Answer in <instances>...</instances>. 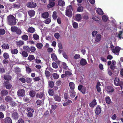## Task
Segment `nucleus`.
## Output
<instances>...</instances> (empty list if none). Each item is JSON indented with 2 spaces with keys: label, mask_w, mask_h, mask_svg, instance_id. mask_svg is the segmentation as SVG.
<instances>
[{
  "label": "nucleus",
  "mask_w": 123,
  "mask_h": 123,
  "mask_svg": "<svg viewBox=\"0 0 123 123\" xmlns=\"http://www.w3.org/2000/svg\"><path fill=\"white\" fill-rule=\"evenodd\" d=\"M7 21L8 24L11 26L15 25L16 23V20L14 16L11 14L7 16Z\"/></svg>",
  "instance_id": "nucleus-1"
},
{
  "label": "nucleus",
  "mask_w": 123,
  "mask_h": 123,
  "mask_svg": "<svg viewBox=\"0 0 123 123\" xmlns=\"http://www.w3.org/2000/svg\"><path fill=\"white\" fill-rule=\"evenodd\" d=\"M114 83L116 86H119L121 87V90H122L123 82L122 81L120 82V80L118 78L116 77L115 78L114 80Z\"/></svg>",
  "instance_id": "nucleus-2"
},
{
  "label": "nucleus",
  "mask_w": 123,
  "mask_h": 123,
  "mask_svg": "<svg viewBox=\"0 0 123 123\" xmlns=\"http://www.w3.org/2000/svg\"><path fill=\"white\" fill-rule=\"evenodd\" d=\"M78 89L79 91L80 92L83 94H85L86 89V87L83 86L82 85H80L78 86Z\"/></svg>",
  "instance_id": "nucleus-3"
},
{
  "label": "nucleus",
  "mask_w": 123,
  "mask_h": 123,
  "mask_svg": "<svg viewBox=\"0 0 123 123\" xmlns=\"http://www.w3.org/2000/svg\"><path fill=\"white\" fill-rule=\"evenodd\" d=\"M27 111L28 112L27 116L29 117H32L33 116V113L34 112V111L33 109L28 107L27 109Z\"/></svg>",
  "instance_id": "nucleus-4"
},
{
  "label": "nucleus",
  "mask_w": 123,
  "mask_h": 123,
  "mask_svg": "<svg viewBox=\"0 0 123 123\" xmlns=\"http://www.w3.org/2000/svg\"><path fill=\"white\" fill-rule=\"evenodd\" d=\"M72 8L71 5H69L68 8L66 10V15L67 16L71 17L72 16V12L71 10Z\"/></svg>",
  "instance_id": "nucleus-5"
},
{
  "label": "nucleus",
  "mask_w": 123,
  "mask_h": 123,
  "mask_svg": "<svg viewBox=\"0 0 123 123\" xmlns=\"http://www.w3.org/2000/svg\"><path fill=\"white\" fill-rule=\"evenodd\" d=\"M11 117L13 119L17 120L18 119L19 116L18 113L15 111H14L12 114Z\"/></svg>",
  "instance_id": "nucleus-6"
},
{
  "label": "nucleus",
  "mask_w": 123,
  "mask_h": 123,
  "mask_svg": "<svg viewBox=\"0 0 123 123\" xmlns=\"http://www.w3.org/2000/svg\"><path fill=\"white\" fill-rule=\"evenodd\" d=\"M25 91L23 89L19 90L17 92V94L19 96L23 97L25 94Z\"/></svg>",
  "instance_id": "nucleus-7"
},
{
  "label": "nucleus",
  "mask_w": 123,
  "mask_h": 123,
  "mask_svg": "<svg viewBox=\"0 0 123 123\" xmlns=\"http://www.w3.org/2000/svg\"><path fill=\"white\" fill-rule=\"evenodd\" d=\"M106 91L107 93L112 94V93L114 92V89L112 87L108 86L107 88Z\"/></svg>",
  "instance_id": "nucleus-8"
},
{
  "label": "nucleus",
  "mask_w": 123,
  "mask_h": 123,
  "mask_svg": "<svg viewBox=\"0 0 123 123\" xmlns=\"http://www.w3.org/2000/svg\"><path fill=\"white\" fill-rule=\"evenodd\" d=\"M121 49L120 47L118 46L115 47L114 49H112V51L113 53L117 55L119 54V52Z\"/></svg>",
  "instance_id": "nucleus-9"
},
{
  "label": "nucleus",
  "mask_w": 123,
  "mask_h": 123,
  "mask_svg": "<svg viewBox=\"0 0 123 123\" xmlns=\"http://www.w3.org/2000/svg\"><path fill=\"white\" fill-rule=\"evenodd\" d=\"M36 6V4L35 3L31 1L28 2L27 6L28 7L32 8L35 7Z\"/></svg>",
  "instance_id": "nucleus-10"
},
{
  "label": "nucleus",
  "mask_w": 123,
  "mask_h": 123,
  "mask_svg": "<svg viewBox=\"0 0 123 123\" xmlns=\"http://www.w3.org/2000/svg\"><path fill=\"white\" fill-rule=\"evenodd\" d=\"M4 85L6 88L7 89H10L12 85L8 81H6L4 82Z\"/></svg>",
  "instance_id": "nucleus-11"
},
{
  "label": "nucleus",
  "mask_w": 123,
  "mask_h": 123,
  "mask_svg": "<svg viewBox=\"0 0 123 123\" xmlns=\"http://www.w3.org/2000/svg\"><path fill=\"white\" fill-rule=\"evenodd\" d=\"M101 107L98 106L96 108L95 113L96 115H99L101 112Z\"/></svg>",
  "instance_id": "nucleus-12"
},
{
  "label": "nucleus",
  "mask_w": 123,
  "mask_h": 123,
  "mask_svg": "<svg viewBox=\"0 0 123 123\" xmlns=\"http://www.w3.org/2000/svg\"><path fill=\"white\" fill-rule=\"evenodd\" d=\"M4 121L5 123H12V121L11 118L9 117H6L4 119Z\"/></svg>",
  "instance_id": "nucleus-13"
},
{
  "label": "nucleus",
  "mask_w": 123,
  "mask_h": 123,
  "mask_svg": "<svg viewBox=\"0 0 123 123\" xmlns=\"http://www.w3.org/2000/svg\"><path fill=\"white\" fill-rule=\"evenodd\" d=\"M97 102L95 99H94L89 104V106L91 107H94L96 105Z\"/></svg>",
  "instance_id": "nucleus-14"
},
{
  "label": "nucleus",
  "mask_w": 123,
  "mask_h": 123,
  "mask_svg": "<svg viewBox=\"0 0 123 123\" xmlns=\"http://www.w3.org/2000/svg\"><path fill=\"white\" fill-rule=\"evenodd\" d=\"M69 93L71 97L74 98L76 95V92L74 90H69Z\"/></svg>",
  "instance_id": "nucleus-15"
},
{
  "label": "nucleus",
  "mask_w": 123,
  "mask_h": 123,
  "mask_svg": "<svg viewBox=\"0 0 123 123\" xmlns=\"http://www.w3.org/2000/svg\"><path fill=\"white\" fill-rule=\"evenodd\" d=\"M101 85V84L99 82H98L97 83L96 86V89L97 91L99 92H100L101 91V88L100 87Z\"/></svg>",
  "instance_id": "nucleus-16"
},
{
  "label": "nucleus",
  "mask_w": 123,
  "mask_h": 123,
  "mask_svg": "<svg viewBox=\"0 0 123 123\" xmlns=\"http://www.w3.org/2000/svg\"><path fill=\"white\" fill-rule=\"evenodd\" d=\"M5 99L6 101L8 103L11 102L12 100V98L11 97L9 96L6 97Z\"/></svg>",
  "instance_id": "nucleus-17"
},
{
  "label": "nucleus",
  "mask_w": 123,
  "mask_h": 123,
  "mask_svg": "<svg viewBox=\"0 0 123 123\" xmlns=\"http://www.w3.org/2000/svg\"><path fill=\"white\" fill-rule=\"evenodd\" d=\"M8 91L6 89H3L2 90L1 92V94L3 96H6L8 94Z\"/></svg>",
  "instance_id": "nucleus-18"
},
{
  "label": "nucleus",
  "mask_w": 123,
  "mask_h": 123,
  "mask_svg": "<svg viewBox=\"0 0 123 123\" xmlns=\"http://www.w3.org/2000/svg\"><path fill=\"white\" fill-rule=\"evenodd\" d=\"M69 87L70 90H74L75 87L74 83L73 82H70L69 84Z\"/></svg>",
  "instance_id": "nucleus-19"
},
{
  "label": "nucleus",
  "mask_w": 123,
  "mask_h": 123,
  "mask_svg": "<svg viewBox=\"0 0 123 123\" xmlns=\"http://www.w3.org/2000/svg\"><path fill=\"white\" fill-rule=\"evenodd\" d=\"M1 47L3 49H8L9 48V46L8 44L4 43L2 45Z\"/></svg>",
  "instance_id": "nucleus-20"
},
{
  "label": "nucleus",
  "mask_w": 123,
  "mask_h": 123,
  "mask_svg": "<svg viewBox=\"0 0 123 123\" xmlns=\"http://www.w3.org/2000/svg\"><path fill=\"white\" fill-rule=\"evenodd\" d=\"M23 48L24 51L30 53V49L29 47L27 46H23Z\"/></svg>",
  "instance_id": "nucleus-21"
},
{
  "label": "nucleus",
  "mask_w": 123,
  "mask_h": 123,
  "mask_svg": "<svg viewBox=\"0 0 123 123\" xmlns=\"http://www.w3.org/2000/svg\"><path fill=\"white\" fill-rule=\"evenodd\" d=\"M101 35L100 34H98L96 37L95 40L97 42H99L101 40Z\"/></svg>",
  "instance_id": "nucleus-22"
},
{
  "label": "nucleus",
  "mask_w": 123,
  "mask_h": 123,
  "mask_svg": "<svg viewBox=\"0 0 123 123\" xmlns=\"http://www.w3.org/2000/svg\"><path fill=\"white\" fill-rule=\"evenodd\" d=\"M55 4V2H49V3L47 5V7L48 8H52L54 6Z\"/></svg>",
  "instance_id": "nucleus-23"
},
{
  "label": "nucleus",
  "mask_w": 123,
  "mask_h": 123,
  "mask_svg": "<svg viewBox=\"0 0 123 123\" xmlns=\"http://www.w3.org/2000/svg\"><path fill=\"white\" fill-rule=\"evenodd\" d=\"M4 78L6 80L9 81L11 79L12 77L9 75H5L4 77Z\"/></svg>",
  "instance_id": "nucleus-24"
},
{
  "label": "nucleus",
  "mask_w": 123,
  "mask_h": 123,
  "mask_svg": "<svg viewBox=\"0 0 123 123\" xmlns=\"http://www.w3.org/2000/svg\"><path fill=\"white\" fill-rule=\"evenodd\" d=\"M28 14L29 16L31 17H32L35 14V11L32 10H30L28 12Z\"/></svg>",
  "instance_id": "nucleus-25"
},
{
  "label": "nucleus",
  "mask_w": 123,
  "mask_h": 123,
  "mask_svg": "<svg viewBox=\"0 0 123 123\" xmlns=\"http://www.w3.org/2000/svg\"><path fill=\"white\" fill-rule=\"evenodd\" d=\"M49 16V14L48 12H45L43 13L41 17L43 18H47Z\"/></svg>",
  "instance_id": "nucleus-26"
},
{
  "label": "nucleus",
  "mask_w": 123,
  "mask_h": 123,
  "mask_svg": "<svg viewBox=\"0 0 123 123\" xmlns=\"http://www.w3.org/2000/svg\"><path fill=\"white\" fill-rule=\"evenodd\" d=\"M87 63L86 60L84 59H82L80 61V64L81 65H85Z\"/></svg>",
  "instance_id": "nucleus-27"
},
{
  "label": "nucleus",
  "mask_w": 123,
  "mask_h": 123,
  "mask_svg": "<svg viewBox=\"0 0 123 123\" xmlns=\"http://www.w3.org/2000/svg\"><path fill=\"white\" fill-rule=\"evenodd\" d=\"M27 30L28 32L31 33H33L35 32V30L33 27H29L28 29Z\"/></svg>",
  "instance_id": "nucleus-28"
},
{
  "label": "nucleus",
  "mask_w": 123,
  "mask_h": 123,
  "mask_svg": "<svg viewBox=\"0 0 123 123\" xmlns=\"http://www.w3.org/2000/svg\"><path fill=\"white\" fill-rule=\"evenodd\" d=\"M44 94L43 92H40V93H37L36 96L37 98H39L41 99L43 97Z\"/></svg>",
  "instance_id": "nucleus-29"
},
{
  "label": "nucleus",
  "mask_w": 123,
  "mask_h": 123,
  "mask_svg": "<svg viewBox=\"0 0 123 123\" xmlns=\"http://www.w3.org/2000/svg\"><path fill=\"white\" fill-rule=\"evenodd\" d=\"M24 42L22 40H20L18 41H16V44L17 46H22L24 44Z\"/></svg>",
  "instance_id": "nucleus-30"
},
{
  "label": "nucleus",
  "mask_w": 123,
  "mask_h": 123,
  "mask_svg": "<svg viewBox=\"0 0 123 123\" xmlns=\"http://www.w3.org/2000/svg\"><path fill=\"white\" fill-rule=\"evenodd\" d=\"M36 93V92L34 91L31 90L30 91L29 94L31 97H33L35 96Z\"/></svg>",
  "instance_id": "nucleus-31"
},
{
  "label": "nucleus",
  "mask_w": 123,
  "mask_h": 123,
  "mask_svg": "<svg viewBox=\"0 0 123 123\" xmlns=\"http://www.w3.org/2000/svg\"><path fill=\"white\" fill-rule=\"evenodd\" d=\"M30 49V53H34L36 50L35 47L33 46H31Z\"/></svg>",
  "instance_id": "nucleus-32"
},
{
  "label": "nucleus",
  "mask_w": 123,
  "mask_h": 123,
  "mask_svg": "<svg viewBox=\"0 0 123 123\" xmlns=\"http://www.w3.org/2000/svg\"><path fill=\"white\" fill-rule=\"evenodd\" d=\"M96 12L100 15H102L103 14V11L101 9L98 8L96 10Z\"/></svg>",
  "instance_id": "nucleus-33"
},
{
  "label": "nucleus",
  "mask_w": 123,
  "mask_h": 123,
  "mask_svg": "<svg viewBox=\"0 0 123 123\" xmlns=\"http://www.w3.org/2000/svg\"><path fill=\"white\" fill-rule=\"evenodd\" d=\"M45 74L47 79H49L50 74L49 72L47 70H45Z\"/></svg>",
  "instance_id": "nucleus-34"
},
{
  "label": "nucleus",
  "mask_w": 123,
  "mask_h": 123,
  "mask_svg": "<svg viewBox=\"0 0 123 123\" xmlns=\"http://www.w3.org/2000/svg\"><path fill=\"white\" fill-rule=\"evenodd\" d=\"M81 15L80 14H77L76 16V20L79 21L81 20Z\"/></svg>",
  "instance_id": "nucleus-35"
},
{
  "label": "nucleus",
  "mask_w": 123,
  "mask_h": 123,
  "mask_svg": "<svg viewBox=\"0 0 123 123\" xmlns=\"http://www.w3.org/2000/svg\"><path fill=\"white\" fill-rule=\"evenodd\" d=\"M21 38L23 40L26 41L28 40V37L27 35L25 34L22 36Z\"/></svg>",
  "instance_id": "nucleus-36"
},
{
  "label": "nucleus",
  "mask_w": 123,
  "mask_h": 123,
  "mask_svg": "<svg viewBox=\"0 0 123 123\" xmlns=\"http://www.w3.org/2000/svg\"><path fill=\"white\" fill-rule=\"evenodd\" d=\"M51 57L52 60L54 61H55L57 60V56L54 53L52 54L51 55Z\"/></svg>",
  "instance_id": "nucleus-37"
},
{
  "label": "nucleus",
  "mask_w": 123,
  "mask_h": 123,
  "mask_svg": "<svg viewBox=\"0 0 123 123\" xmlns=\"http://www.w3.org/2000/svg\"><path fill=\"white\" fill-rule=\"evenodd\" d=\"M36 46L38 49H41L43 47V45L41 43H38L36 44Z\"/></svg>",
  "instance_id": "nucleus-38"
},
{
  "label": "nucleus",
  "mask_w": 123,
  "mask_h": 123,
  "mask_svg": "<svg viewBox=\"0 0 123 123\" xmlns=\"http://www.w3.org/2000/svg\"><path fill=\"white\" fill-rule=\"evenodd\" d=\"M21 55L24 57H26L28 56V54L27 52L24 51H22Z\"/></svg>",
  "instance_id": "nucleus-39"
},
{
  "label": "nucleus",
  "mask_w": 123,
  "mask_h": 123,
  "mask_svg": "<svg viewBox=\"0 0 123 123\" xmlns=\"http://www.w3.org/2000/svg\"><path fill=\"white\" fill-rule=\"evenodd\" d=\"M26 72L28 74L32 72L31 69L29 66H26L25 67Z\"/></svg>",
  "instance_id": "nucleus-40"
},
{
  "label": "nucleus",
  "mask_w": 123,
  "mask_h": 123,
  "mask_svg": "<svg viewBox=\"0 0 123 123\" xmlns=\"http://www.w3.org/2000/svg\"><path fill=\"white\" fill-rule=\"evenodd\" d=\"M55 100L56 101H60L61 100V98L58 95H55L54 97Z\"/></svg>",
  "instance_id": "nucleus-41"
},
{
  "label": "nucleus",
  "mask_w": 123,
  "mask_h": 123,
  "mask_svg": "<svg viewBox=\"0 0 123 123\" xmlns=\"http://www.w3.org/2000/svg\"><path fill=\"white\" fill-rule=\"evenodd\" d=\"M18 28L16 26H12L11 27V31L14 32H15L17 30Z\"/></svg>",
  "instance_id": "nucleus-42"
},
{
  "label": "nucleus",
  "mask_w": 123,
  "mask_h": 123,
  "mask_svg": "<svg viewBox=\"0 0 123 123\" xmlns=\"http://www.w3.org/2000/svg\"><path fill=\"white\" fill-rule=\"evenodd\" d=\"M49 94L50 96H53L54 94V92L52 89H50L48 91Z\"/></svg>",
  "instance_id": "nucleus-43"
},
{
  "label": "nucleus",
  "mask_w": 123,
  "mask_h": 123,
  "mask_svg": "<svg viewBox=\"0 0 123 123\" xmlns=\"http://www.w3.org/2000/svg\"><path fill=\"white\" fill-rule=\"evenodd\" d=\"M72 103V101L70 100H68L65 103L63 104L64 106L68 105Z\"/></svg>",
  "instance_id": "nucleus-44"
},
{
  "label": "nucleus",
  "mask_w": 123,
  "mask_h": 123,
  "mask_svg": "<svg viewBox=\"0 0 123 123\" xmlns=\"http://www.w3.org/2000/svg\"><path fill=\"white\" fill-rule=\"evenodd\" d=\"M105 101L106 103L107 104H110V103L111 100L109 97L107 96L106 98Z\"/></svg>",
  "instance_id": "nucleus-45"
},
{
  "label": "nucleus",
  "mask_w": 123,
  "mask_h": 123,
  "mask_svg": "<svg viewBox=\"0 0 123 123\" xmlns=\"http://www.w3.org/2000/svg\"><path fill=\"white\" fill-rule=\"evenodd\" d=\"M3 56L5 59H7L9 58V55L7 53H4L3 54Z\"/></svg>",
  "instance_id": "nucleus-46"
},
{
  "label": "nucleus",
  "mask_w": 123,
  "mask_h": 123,
  "mask_svg": "<svg viewBox=\"0 0 123 123\" xmlns=\"http://www.w3.org/2000/svg\"><path fill=\"white\" fill-rule=\"evenodd\" d=\"M6 33L5 30L3 29H0V35H4Z\"/></svg>",
  "instance_id": "nucleus-47"
},
{
  "label": "nucleus",
  "mask_w": 123,
  "mask_h": 123,
  "mask_svg": "<svg viewBox=\"0 0 123 123\" xmlns=\"http://www.w3.org/2000/svg\"><path fill=\"white\" fill-rule=\"evenodd\" d=\"M34 59L35 57L33 55H30L28 58V59L30 61H32Z\"/></svg>",
  "instance_id": "nucleus-48"
},
{
  "label": "nucleus",
  "mask_w": 123,
  "mask_h": 123,
  "mask_svg": "<svg viewBox=\"0 0 123 123\" xmlns=\"http://www.w3.org/2000/svg\"><path fill=\"white\" fill-rule=\"evenodd\" d=\"M52 17L54 20H55L57 18L56 12V11H54L53 12Z\"/></svg>",
  "instance_id": "nucleus-49"
},
{
  "label": "nucleus",
  "mask_w": 123,
  "mask_h": 123,
  "mask_svg": "<svg viewBox=\"0 0 123 123\" xmlns=\"http://www.w3.org/2000/svg\"><path fill=\"white\" fill-rule=\"evenodd\" d=\"M33 37L34 39L35 40H37L39 39V36L38 35L36 34H34L33 35Z\"/></svg>",
  "instance_id": "nucleus-50"
},
{
  "label": "nucleus",
  "mask_w": 123,
  "mask_h": 123,
  "mask_svg": "<svg viewBox=\"0 0 123 123\" xmlns=\"http://www.w3.org/2000/svg\"><path fill=\"white\" fill-rule=\"evenodd\" d=\"M49 87L51 88H53L54 86V83L53 81H49Z\"/></svg>",
  "instance_id": "nucleus-51"
},
{
  "label": "nucleus",
  "mask_w": 123,
  "mask_h": 123,
  "mask_svg": "<svg viewBox=\"0 0 123 123\" xmlns=\"http://www.w3.org/2000/svg\"><path fill=\"white\" fill-rule=\"evenodd\" d=\"M53 76L55 79H58L59 77V75L56 73H54L53 74Z\"/></svg>",
  "instance_id": "nucleus-52"
},
{
  "label": "nucleus",
  "mask_w": 123,
  "mask_h": 123,
  "mask_svg": "<svg viewBox=\"0 0 123 123\" xmlns=\"http://www.w3.org/2000/svg\"><path fill=\"white\" fill-rule=\"evenodd\" d=\"M18 50L16 49H14L11 51V53L12 54H16L18 53Z\"/></svg>",
  "instance_id": "nucleus-53"
},
{
  "label": "nucleus",
  "mask_w": 123,
  "mask_h": 123,
  "mask_svg": "<svg viewBox=\"0 0 123 123\" xmlns=\"http://www.w3.org/2000/svg\"><path fill=\"white\" fill-rule=\"evenodd\" d=\"M51 21V19L49 18H47L44 21V23L47 24H49Z\"/></svg>",
  "instance_id": "nucleus-54"
},
{
  "label": "nucleus",
  "mask_w": 123,
  "mask_h": 123,
  "mask_svg": "<svg viewBox=\"0 0 123 123\" xmlns=\"http://www.w3.org/2000/svg\"><path fill=\"white\" fill-rule=\"evenodd\" d=\"M102 18L103 21L105 22L107 21L108 19L107 16L105 15L102 16Z\"/></svg>",
  "instance_id": "nucleus-55"
},
{
  "label": "nucleus",
  "mask_w": 123,
  "mask_h": 123,
  "mask_svg": "<svg viewBox=\"0 0 123 123\" xmlns=\"http://www.w3.org/2000/svg\"><path fill=\"white\" fill-rule=\"evenodd\" d=\"M83 10V7L82 6H79L77 9V11L79 12H82Z\"/></svg>",
  "instance_id": "nucleus-56"
},
{
  "label": "nucleus",
  "mask_w": 123,
  "mask_h": 123,
  "mask_svg": "<svg viewBox=\"0 0 123 123\" xmlns=\"http://www.w3.org/2000/svg\"><path fill=\"white\" fill-rule=\"evenodd\" d=\"M22 31L19 28H18L17 30L15 32L16 33L20 35L21 34Z\"/></svg>",
  "instance_id": "nucleus-57"
},
{
  "label": "nucleus",
  "mask_w": 123,
  "mask_h": 123,
  "mask_svg": "<svg viewBox=\"0 0 123 123\" xmlns=\"http://www.w3.org/2000/svg\"><path fill=\"white\" fill-rule=\"evenodd\" d=\"M73 26L74 28H77L78 26V24L76 22H74L73 23Z\"/></svg>",
  "instance_id": "nucleus-58"
},
{
  "label": "nucleus",
  "mask_w": 123,
  "mask_h": 123,
  "mask_svg": "<svg viewBox=\"0 0 123 123\" xmlns=\"http://www.w3.org/2000/svg\"><path fill=\"white\" fill-rule=\"evenodd\" d=\"M26 82L28 83H30L31 82L32 80V79L29 78L27 77L26 78Z\"/></svg>",
  "instance_id": "nucleus-59"
},
{
  "label": "nucleus",
  "mask_w": 123,
  "mask_h": 123,
  "mask_svg": "<svg viewBox=\"0 0 123 123\" xmlns=\"http://www.w3.org/2000/svg\"><path fill=\"white\" fill-rule=\"evenodd\" d=\"M123 33V32L122 31H120L119 32L118 35V37L120 39H121L122 38L121 35Z\"/></svg>",
  "instance_id": "nucleus-60"
},
{
  "label": "nucleus",
  "mask_w": 123,
  "mask_h": 123,
  "mask_svg": "<svg viewBox=\"0 0 123 123\" xmlns=\"http://www.w3.org/2000/svg\"><path fill=\"white\" fill-rule=\"evenodd\" d=\"M52 65L53 67L55 68H58V66L57 63L55 62H53L52 63Z\"/></svg>",
  "instance_id": "nucleus-61"
},
{
  "label": "nucleus",
  "mask_w": 123,
  "mask_h": 123,
  "mask_svg": "<svg viewBox=\"0 0 123 123\" xmlns=\"http://www.w3.org/2000/svg\"><path fill=\"white\" fill-rule=\"evenodd\" d=\"M10 105L12 106H16L17 104L14 101H12L10 102Z\"/></svg>",
  "instance_id": "nucleus-62"
},
{
  "label": "nucleus",
  "mask_w": 123,
  "mask_h": 123,
  "mask_svg": "<svg viewBox=\"0 0 123 123\" xmlns=\"http://www.w3.org/2000/svg\"><path fill=\"white\" fill-rule=\"evenodd\" d=\"M54 36L56 39H58L59 38L60 35L59 33H56L54 34Z\"/></svg>",
  "instance_id": "nucleus-63"
},
{
  "label": "nucleus",
  "mask_w": 123,
  "mask_h": 123,
  "mask_svg": "<svg viewBox=\"0 0 123 123\" xmlns=\"http://www.w3.org/2000/svg\"><path fill=\"white\" fill-rule=\"evenodd\" d=\"M20 69L18 67H16L15 68V72L16 73H18L20 71Z\"/></svg>",
  "instance_id": "nucleus-64"
}]
</instances>
